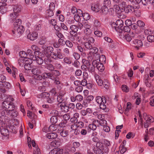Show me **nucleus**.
Returning a JSON list of instances; mask_svg holds the SVG:
<instances>
[{
	"label": "nucleus",
	"mask_w": 154,
	"mask_h": 154,
	"mask_svg": "<svg viewBox=\"0 0 154 154\" xmlns=\"http://www.w3.org/2000/svg\"><path fill=\"white\" fill-rule=\"evenodd\" d=\"M60 144V141L58 140H55L51 143V145L54 147H59Z\"/></svg>",
	"instance_id": "obj_25"
},
{
	"label": "nucleus",
	"mask_w": 154,
	"mask_h": 154,
	"mask_svg": "<svg viewBox=\"0 0 154 154\" xmlns=\"http://www.w3.org/2000/svg\"><path fill=\"white\" fill-rule=\"evenodd\" d=\"M68 131H63L60 133V135L63 137H66L68 135Z\"/></svg>",
	"instance_id": "obj_54"
},
{
	"label": "nucleus",
	"mask_w": 154,
	"mask_h": 154,
	"mask_svg": "<svg viewBox=\"0 0 154 154\" xmlns=\"http://www.w3.org/2000/svg\"><path fill=\"white\" fill-rule=\"evenodd\" d=\"M96 132L95 133L93 132L91 135V137L92 138V140L95 142H97L98 141V139L97 137H94V135H96Z\"/></svg>",
	"instance_id": "obj_48"
},
{
	"label": "nucleus",
	"mask_w": 154,
	"mask_h": 154,
	"mask_svg": "<svg viewBox=\"0 0 154 154\" xmlns=\"http://www.w3.org/2000/svg\"><path fill=\"white\" fill-rule=\"evenodd\" d=\"M2 105L5 110H7L8 115L10 114L11 112H12L15 107L13 103L8 100L4 101L3 102Z\"/></svg>",
	"instance_id": "obj_3"
},
{
	"label": "nucleus",
	"mask_w": 154,
	"mask_h": 154,
	"mask_svg": "<svg viewBox=\"0 0 154 154\" xmlns=\"http://www.w3.org/2000/svg\"><path fill=\"white\" fill-rule=\"evenodd\" d=\"M150 104L152 106H154V96H153L150 98Z\"/></svg>",
	"instance_id": "obj_64"
},
{
	"label": "nucleus",
	"mask_w": 154,
	"mask_h": 154,
	"mask_svg": "<svg viewBox=\"0 0 154 154\" xmlns=\"http://www.w3.org/2000/svg\"><path fill=\"white\" fill-rule=\"evenodd\" d=\"M84 33L87 35H89L92 33V30L91 29H85Z\"/></svg>",
	"instance_id": "obj_62"
},
{
	"label": "nucleus",
	"mask_w": 154,
	"mask_h": 154,
	"mask_svg": "<svg viewBox=\"0 0 154 154\" xmlns=\"http://www.w3.org/2000/svg\"><path fill=\"white\" fill-rule=\"evenodd\" d=\"M65 99V97L64 96L59 95L57 97V100L58 102L61 103L64 102Z\"/></svg>",
	"instance_id": "obj_32"
},
{
	"label": "nucleus",
	"mask_w": 154,
	"mask_h": 154,
	"mask_svg": "<svg viewBox=\"0 0 154 154\" xmlns=\"http://www.w3.org/2000/svg\"><path fill=\"white\" fill-rule=\"evenodd\" d=\"M91 111L90 109H87L86 110H81V113L83 116H86L88 112H89V111Z\"/></svg>",
	"instance_id": "obj_47"
},
{
	"label": "nucleus",
	"mask_w": 154,
	"mask_h": 154,
	"mask_svg": "<svg viewBox=\"0 0 154 154\" xmlns=\"http://www.w3.org/2000/svg\"><path fill=\"white\" fill-rule=\"evenodd\" d=\"M14 13L17 14L20 11V8L19 6H15L13 9Z\"/></svg>",
	"instance_id": "obj_41"
},
{
	"label": "nucleus",
	"mask_w": 154,
	"mask_h": 154,
	"mask_svg": "<svg viewBox=\"0 0 154 154\" xmlns=\"http://www.w3.org/2000/svg\"><path fill=\"white\" fill-rule=\"evenodd\" d=\"M50 121L52 124H54L57 122V119L56 116H53L50 119Z\"/></svg>",
	"instance_id": "obj_39"
},
{
	"label": "nucleus",
	"mask_w": 154,
	"mask_h": 154,
	"mask_svg": "<svg viewBox=\"0 0 154 154\" xmlns=\"http://www.w3.org/2000/svg\"><path fill=\"white\" fill-rule=\"evenodd\" d=\"M123 25V22L121 19L117 20L116 23H113L112 24V26L117 32L120 33L123 32L122 29V27Z\"/></svg>",
	"instance_id": "obj_4"
},
{
	"label": "nucleus",
	"mask_w": 154,
	"mask_h": 154,
	"mask_svg": "<svg viewBox=\"0 0 154 154\" xmlns=\"http://www.w3.org/2000/svg\"><path fill=\"white\" fill-rule=\"evenodd\" d=\"M34 52L32 51V50L30 49H28L27 50L26 53L28 55H29V58H30V59H31L32 60L34 59V58L35 57L34 55Z\"/></svg>",
	"instance_id": "obj_23"
},
{
	"label": "nucleus",
	"mask_w": 154,
	"mask_h": 154,
	"mask_svg": "<svg viewBox=\"0 0 154 154\" xmlns=\"http://www.w3.org/2000/svg\"><path fill=\"white\" fill-rule=\"evenodd\" d=\"M80 16L75 14L74 15V20L77 22H79L80 20Z\"/></svg>",
	"instance_id": "obj_61"
},
{
	"label": "nucleus",
	"mask_w": 154,
	"mask_h": 154,
	"mask_svg": "<svg viewBox=\"0 0 154 154\" xmlns=\"http://www.w3.org/2000/svg\"><path fill=\"white\" fill-rule=\"evenodd\" d=\"M114 8L115 10V11L119 15H120V14L121 13L122 11L120 9L119 5H115L114 6Z\"/></svg>",
	"instance_id": "obj_28"
},
{
	"label": "nucleus",
	"mask_w": 154,
	"mask_h": 154,
	"mask_svg": "<svg viewBox=\"0 0 154 154\" xmlns=\"http://www.w3.org/2000/svg\"><path fill=\"white\" fill-rule=\"evenodd\" d=\"M111 2L110 0H104L103 2V6L109 7L110 5Z\"/></svg>",
	"instance_id": "obj_51"
},
{
	"label": "nucleus",
	"mask_w": 154,
	"mask_h": 154,
	"mask_svg": "<svg viewBox=\"0 0 154 154\" xmlns=\"http://www.w3.org/2000/svg\"><path fill=\"white\" fill-rule=\"evenodd\" d=\"M138 8H135L134 11L133 12L134 14L137 17H140L141 15V11L138 9Z\"/></svg>",
	"instance_id": "obj_27"
},
{
	"label": "nucleus",
	"mask_w": 154,
	"mask_h": 154,
	"mask_svg": "<svg viewBox=\"0 0 154 154\" xmlns=\"http://www.w3.org/2000/svg\"><path fill=\"white\" fill-rule=\"evenodd\" d=\"M18 112L15 110L13 109L12 112H11L10 114H9L13 117L15 118L16 117L18 114Z\"/></svg>",
	"instance_id": "obj_43"
},
{
	"label": "nucleus",
	"mask_w": 154,
	"mask_h": 154,
	"mask_svg": "<svg viewBox=\"0 0 154 154\" xmlns=\"http://www.w3.org/2000/svg\"><path fill=\"white\" fill-rule=\"evenodd\" d=\"M95 122H94L92 124H89L88 126V127H86L87 128H89L90 129H91L93 130H95L97 128L96 125H95L94 123Z\"/></svg>",
	"instance_id": "obj_36"
},
{
	"label": "nucleus",
	"mask_w": 154,
	"mask_h": 154,
	"mask_svg": "<svg viewBox=\"0 0 154 154\" xmlns=\"http://www.w3.org/2000/svg\"><path fill=\"white\" fill-rule=\"evenodd\" d=\"M101 116H102V115ZM101 117L102 119H101L99 121L100 125L103 126L106 125H107L106 121L104 119L102 116Z\"/></svg>",
	"instance_id": "obj_33"
},
{
	"label": "nucleus",
	"mask_w": 154,
	"mask_h": 154,
	"mask_svg": "<svg viewBox=\"0 0 154 154\" xmlns=\"http://www.w3.org/2000/svg\"><path fill=\"white\" fill-rule=\"evenodd\" d=\"M42 76L44 78L49 79L53 80L55 79V77L51 72H44L42 74Z\"/></svg>",
	"instance_id": "obj_14"
},
{
	"label": "nucleus",
	"mask_w": 154,
	"mask_h": 154,
	"mask_svg": "<svg viewBox=\"0 0 154 154\" xmlns=\"http://www.w3.org/2000/svg\"><path fill=\"white\" fill-rule=\"evenodd\" d=\"M82 17H83L84 19L86 20H89L91 17L90 15L87 13H84Z\"/></svg>",
	"instance_id": "obj_37"
},
{
	"label": "nucleus",
	"mask_w": 154,
	"mask_h": 154,
	"mask_svg": "<svg viewBox=\"0 0 154 154\" xmlns=\"http://www.w3.org/2000/svg\"><path fill=\"white\" fill-rule=\"evenodd\" d=\"M146 78L145 80V82L146 84V85L147 87H149L150 86V84L148 81V79H149V78L148 74L145 75V78L146 79Z\"/></svg>",
	"instance_id": "obj_46"
},
{
	"label": "nucleus",
	"mask_w": 154,
	"mask_h": 154,
	"mask_svg": "<svg viewBox=\"0 0 154 154\" xmlns=\"http://www.w3.org/2000/svg\"><path fill=\"white\" fill-rule=\"evenodd\" d=\"M82 61L83 64L85 65L87 67H88V66H90L91 64L88 60L85 59H83Z\"/></svg>",
	"instance_id": "obj_49"
},
{
	"label": "nucleus",
	"mask_w": 154,
	"mask_h": 154,
	"mask_svg": "<svg viewBox=\"0 0 154 154\" xmlns=\"http://www.w3.org/2000/svg\"><path fill=\"white\" fill-rule=\"evenodd\" d=\"M148 41L150 42H154V36L153 35H149L147 37Z\"/></svg>",
	"instance_id": "obj_45"
},
{
	"label": "nucleus",
	"mask_w": 154,
	"mask_h": 154,
	"mask_svg": "<svg viewBox=\"0 0 154 154\" xmlns=\"http://www.w3.org/2000/svg\"><path fill=\"white\" fill-rule=\"evenodd\" d=\"M133 6L131 5H128L124 10L125 13H133L134 11L135 7L134 6V4L133 5Z\"/></svg>",
	"instance_id": "obj_8"
},
{
	"label": "nucleus",
	"mask_w": 154,
	"mask_h": 154,
	"mask_svg": "<svg viewBox=\"0 0 154 154\" xmlns=\"http://www.w3.org/2000/svg\"><path fill=\"white\" fill-rule=\"evenodd\" d=\"M47 42L46 38L45 37L42 38L39 41V43L40 45H45Z\"/></svg>",
	"instance_id": "obj_38"
},
{
	"label": "nucleus",
	"mask_w": 154,
	"mask_h": 154,
	"mask_svg": "<svg viewBox=\"0 0 154 154\" xmlns=\"http://www.w3.org/2000/svg\"><path fill=\"white\" fill-rule=\"evenodd\" d=\"M119 5L122 7L124 10L126 8V2L124 1L120 0V2L118 4Z\"/></svg>",
	"instance_id": "obj_57"
},
{
	"label": "nucleus",
	"mask_w": 154,
	"mask_h": 154,
	"mask_svg": "<svg viewBox=\"0 0 154 154\" xmlns=\"http://www.w3.org/2000/svg\"><path fill=\"white\" fill-rule=\"evenodd\" d=\"M97 63V60H93L92 62V65L90 64V66L87 67V68L90 72H92L95 71V69L96 67V65Z\"/></svg>",
	"instance_id": "obj_10"
},
{
	"label": "nucleus",
	"mask_w": 154,
	"mask_h": 154,
	"mask_svg": "<svg viewBox=\"0 0 154 154\" xmlns=\"http://www.w3.org/2000/svg\"><path fill=\"white\" fill-rule=\"evenodd\" d=\"M94 77L97 85L99 86H102L103 82L101 79L100 77L98 75L95 74L94 75Z\"/></svg>",
	"instance_id": "obj_17"
},
{
	"label": "nucleus",
	"mask_w": 154,
	"mask_h": 154,
	"mask_svg": "<svg viewBox=\"0 0 154 154\" xmlns=\"http://www.w3.org/2000/svg\"><path fill=\"white\" fill-rule=\"evenodd\" d=\"M21 24V20L20 19H18L16 20L14 23V27L15 32H16L17 33V36H20L22 34L24 31V28L22 26L20 25Z\"/></svg>",
	"instance_id": "obj_1"
},
{
	"label": "nucleus",
	"mask_w": 154,
	"mask_h": 154,
	"mask_svg": "<svg viewBox=\"0 0 154 154\" xmlns=\"http://www.w3.org/2000/svg\"><path fill=\"white\" fill-rule=\"evenodd\" d=\"M63 61L65 63L68 64H70L72 63L70 59L68 57H65L63 59Z\"/></svg>",
	"instance_id": "obj_52"
},
{
	"label": "nucleus",
	"mask_w": 154,
	"mask_h": 154,
	"mask_svg": "<svg viewBox=\"0 0 154 154\" xmlns=\"http://www.w3.org/2000/svg\"><path fill=\"white\" fill-rule=\"evenodd\" d=\"M146 38L143 35L138 36L137 38L133 41V43L135 45V48L138 50L139 48L141 47L143 45V43L145 42Z\"/></svg>",
	"instance_id": "obj_2"
},
{
	"label": "nucleus",
	"mask_w": 154,
	"mask_h": 154,
	"mask_svg": "<svg viewBox=\"0 0 154 154\" xmlns=\"http://www.w3.org/2000/svg\"><path fill=\"white\" fill-rule=\"evenodd\" d=\"M0 132L2 135L5 137L9 135V134L8 130L5 128H2L0 131Z\"/></svg>",
	"instance_id": "obj_21"
},
{
	"label": "nucleus",
	"mask_w": 154,
	"mask_h": 154,
	"mask_svg": "<svg viewBox=\"0 0 154 154\" xmlns=\"http://www.w3.org/2000/svg\"><path fill=\"white\" fill-rule=\"evenodd\" d=\"M91 9L92 11L96 12H99L100 9L99 5L98 4H96L92 5L91 7Z\"/></svg>",
	"instance_id": "obj_22"
},
{
	"label": "nucleus",
	"mask_w": 154,
	"mask_h": 154,
	"mask_svg": "<svg viewBox=\"0 0 154 154\" xmlns=\"http://www.w3.org/2000/svg\"><path fill=\"white\" fill-rule=\"evenodd\" d=\"M38 34L37 32H35L32 33H29L27 35V38L33 41L36 39L38 37Z\"/></svg>",
	"instance_id": "obj_12"
},
{
	"label": "nucleus",
	"mask_w": 154,
	"mask_h": 154,
	"mask_svg": "<svg viewBox=\"0 0 154 154\" xmlns=\"http://www.w3.org/2000/svg\"><path fill=\"white\" fill-rule=\"evenodd\" d=\"M65 44L69 47L72 48L73 46L72 42L69 40H67L65 42Z\"/></svg>",
	"instance_id": "obj_59"
},
{
	"label": "nucleus",
	"mask_w": 154,
	"mask_h": 154,
	"mask_svg": "<svg viewBox=\"0 0 154 154\" xmlns=\"http://www.w3.org/2000/svg\"><path fill=\"white\" fill-rule=\"evenodd\" d=\"M103 85L104 88L107 89L109 88V83L106 81L105 82H103Z\"/></svg>",
	"instance_id": "obj_58"
},
{
	"label": "nucleus",
	"mask_w": 154,
	"mask_h": 154,
	"mask_svg": "<svg viewBox=\"0 0 154 154\" xmlns=\"http://www.w3.org/2000/svg\"><path fill=\"white\" fill-rule=\"evenodd\" d=\"M92 49L94 50V51H93V54H93V56H94L95 55L96 56H97V57H99V55L98 54H97L98 51V49L96 47H93Z\"/></svg>",
	"instance_id": "obj_44"
},
{
	"label": "nucleus",
	"mask_w": 154,
	"mask_h": 154,
	"mask_svg": "<svg viewBox=\"0 0 154 154\" xmlns=\"http://www.w3.org/2000/svg\"><path fill=\"white\" fill-rule=\"evenodd\" d=\"M99 62H101L102 63L106 62V57L104 55H101V56H99Z\"/></svg>",
	"instance_id": "obj_30"
},
{
	"label": "nucleus",
	"mask_w": 154,
	"mask_h": 154,
	"mask_svg": "<svg viewBox=\"0 0 154 154\" xmlns=\"http://www.w3.org/2000/svg\"><path fill=\"white\" fill-rule=\"evenodd\" d=\"M55 8V5L54 3H51L49 7L48 10H51V11H54Z\"/></svg>",
	"instance_id": "obj_53"
},
{
	"label": "nucleus",
	"mask_w": 154,
	"mask_h": 154,
	"mask_svg": "<svg viewBox=\"0 0 154 154\" xmlns=\"http://www.w3.org/2000/svg\"><path fill=\"white\" fill-rule=\"evenodd\" d=\"M143 117L144 119L146 120L147 122H152L154 121V119L152 116H147L146 113L143 114Z\"/></svg>",
	"instance_id": "obj_18"
},
{
	"label": "nucleus",
	"mask_w": 154,
	"mask_h": 154,
	"mask_svg": "<svg viewBox=\"0 0 154 154\" xmlns=\"http://www.w3.org/2000/svg\"><path fill=\"white\" fill-rule=\"evenodd\" d=\"M70 29L72 31H77L78 28L77 26L75 25H72L70 27Z\"/></svg>",
	"instance_id": "obj_56"
},
{
	"label": "nucleus",
	"mask_w": 154,
	"mask_h": 154,
	"mask_svg": "<svg viewBox=\"0 0 154 154\" xmlns=\"http://www.w3.org/2000/svg\"><path fill=\"white\" fill-rule=\"evenodd\" d=\"M119 148L120 149V153L122 154H123L127 150L126 148L124 146H120L119 147Z\"/></svg>",
	"instance_id": "obj_55"
},
{
	"label": "nucleus",
	"mask_w": 154,
	"mask_h": 154,
	"mask_svg": "<svg viewBox=\"0 0 154 154\" xmlns=\"http://www.w3.org/2000/svg\"><path fill=\"white\" fill-rule=\"evenodd\" d=\"M24 67L25 69L27 70H30L32 69V72L33 73L35 74L37 73V72H35L36 71V70H35L36 68H34L32 64H25Z\"/></svg>",
	"instance_id": "obj_9"
},
{
	"label": "nucleus",
	"mask_w": 154,
	"mask_h": 154,
	"mask_svg": "<svg viewBox=\"0 0 154 154\" xmlns=\"http://www.w3.org/2000/svg\"><path fill=\"white\" fill-rule=\"evenodd\" d=\"M34 59H32L33 60H36V62L39 65H42L43 63V59L39 57H35L34 58Z\"/></svg>",
	"instance_id": "obj_24"
},
{
	"label": "nucleus",
	"mask_w": 154,
	"mask_h": 154,
	"mask_svg": "<svg viewBox=\"0 0 154 154\" xmlns=\"http://www.w3.org/2000/svg\"><path fill=\"white\" fill-rule=\"evenodd\" d=\"M53 48L51 46L46 47L44 49V54L47 57H49L50 55L51 56L52 53L54 52H53Z\"/></svg>",
	"instance_id": "obj_7"
},
{
	"label": "nucleus",
	"mask_w": 154,
	"mask_h": 154,
	"mask_svg": "<svg viewBox=\"0 0 154 154\" xmlns=\"http://www.w3.org/2000/svg\"><path fill=\"white\" fill-rule=\"evenodd\" d=\"M47 69L50 71H53L55 69L54 66L52 64H47L46 65Z\"/></svg>",
	"instance_id": "obj_35"
},
{
	"label": "nucleus",
	"mask_w": 154,
	"mask_h": 154,
	"mask_svg": "<svg viewBox=\"0 0 154 154\" xmlns=\"http://www.w3.org/2000/svg\"><path fill=\"white\" fill-rule=\"evenodd\" d=\"M24 61H25L24 63L25 64H32V60L31 59H30V58H28L27 57L24 59Z\"/></svg>",
	"instance_id": "obj_29"
},
{
	"label": "nucleus",
	"mask_w": 154,
	"mask_h": 154,
	"mask_svg": "<svg viewBox=\"0 0 154 154\" xmlns=\"http://www.w3.org/2000/svg\"><path fill=\"white\" fill-rule=\"evenodd\" d=\"M138 26L140 27H143L145 25V23L142 21L139 20L137 22Z\"/></svg>",
	"instance_id": "obj_60"
},
{
	"label": "nucleus",
	"mask_w": 154,
	"mask_h": 154,
	"mask_svg": "<svg viewBox=\"0 0 154 154\" xmlns=\"http://www.w3.org/2000/svg\"><path fill=\"white\" fill-rule=\"evenodd\" d=\"M6 79V78L2 75H0V82H2L5 87H7L8 85H10L8 82H5Z\"/></svg>",
	"instance_id": "obj_16"
},
{
	"label": "nucleus",
	"mask_w": 154,
	"mask_h": 154,
	"mask_svg": "<svg viewBox=\"0 0 154 154\" xmlns=\"http://www.w3.org/2000/svg\"><path fill=\"white\" fill-rule=\"evenodd\" d=\"M141 0H135L134 2V6L137 8H139L141 5Z\"/></svg>",
	"instance_id": "obj_31"
},
{
	"label": "nucleus",
	"mask_w": 154,
	"mask_h": 154,
	"mask_svg": "<svg viewBox=\"0 0 154 154\" xmlns=\"http://www.w3.org/2000/svg\"><path fill=\"white\" fill-rule=\"evenodd\" d=\"M72 65L74 67L76 68H78L79 66L80 62L77 60H76L74 61V63H72Z\"/></svg>",
	"instance_id": "obj_63"
},
{
	"label": "nucleus",
	"mask_w": 154,
	"mask_h": 154,
	"mask_svg": "<svg viewBox=\"0 0 154 154\" xmlns=\"http://www.w3.org/2000/svg\"><path fill=\"white\" fill-rule=\"evenodd\" d=\"M9 119L8 117L6 116H1L0 117V121L2 124L4 123V124L6 123L9 121Z\"/></svg>",
	"instance_id": "obj_19"
},
{
	"label": "nucleus",
	"mask_w": 154,
	"mask_h": 154,
	"mask_svg": "<svg viewBox=\"0 0 154 154\" xmlns=\"http://www.w3.org/2000/svg\"><path fill=\"white\" fill-rule=\"evenodd\" d=\"M109 10L108 7L105 6H103L100 10V13H102L103 14H106L108 12Z\"/></svg>",
	"instance_id": "obj_26"
},
{
	"label": "nucleus",
	"mask_w": 154,
	"mask_h": 154,
	"mask_svg": "<svg viewBox=\"0 0 154 154\" xmlns=\"http://www.w3.org/2000/svg\"><path fill=\"white\" fill-rule=\"evenodd\" d=\"M19 54L21 57H23L24 58H26V57L28 56L26 53L23 51H20L19 53Z\"/></svg>",
	"instance_id": "obj_40"
},
{
	"label": "nucleus",
	"mask_w": 154,
	"mask_h": 154,
	"mask_svg": "<svg viewBox=\"0 0 154 154\" xmlns=\"http://www.w3.org/2000/svg\"><path fill=\"white\" fill-rule=\"evenodd\" d=\"M122 29L123 32H126V33H129L130 32L131 29L129 27V26H125Z\"/></svg>",
	"instance_id": "obj_50"
},
{
	"label": "nucleus",
	"mask_w": 154,
	"mask_h": 154,
	"mask_svg": "<svg viewBox=\"0 0 154 154\" xmlns=\"http://www.w3.org/2000/svg\"><path fill=\"white\" fill-rule=\"evenodd\" d=\"M60 49L59 48L57 49L56 52H54L51 54V57L54 60H57L58 59H62L64 57L62 53L60 52Z\"/></svg>",
	"instance_id": "obj_6"
},
{
	"label": "nucleus",
	"mask_w": 154,
	"mask_h": 154,
	"mask_svg": "<svg viewBox=\"0 0 154 154\" xmlns=\"http://www.w3.org/2000/svg\"><path fill=\"white\" fill-rule=\"evenodd\" d=\"M46 17H51L54 15L53 11L47 9L46 11Z\"/></svg>",
	"instance_id": "obj_34"
},
{
	"label": "nucleus",
	"mask_w": 154,
	"mask_h": 154,
	"mask_svg": "<svg viewBox=\"0 0 154 154\" xmlns=\"http://www.w3.org/2000/svg\"><path fill=\"white\" fill-rule=\"evenodd\" d=\"M18 15L17 14H15L14 13L11 14L10 15V17L9 20L11 22H13L14 23L16 21V20H17Z\"/></svg>",
	"instance_id": "obj_13"
},
{
	"label": "nucleus",
	"mask_w": 154,
	"mask_h": 154,
	"mask_svg": "<svg viewBox=\"0 0 154 154\" xmlns=\"http://www.w3.org/2000/svg\"><path fill=\"white\" fill-rule=\"evenodd\" d=\"M96 100L97 102L99 104L102 103H106V101L104 96L101 97L100 96H97L96 98Z\"/></svg>",
	"instance_id": "obj_11"
},
{
	"label": "nucleus",
	"mask_w": 154,
	"mask_h": 154,
	"mask_svg": "<svg viewBox=\"0 0 154 154\" xmlns=\"http://www.w3.org/2000/svg\"><path fill=\"white\" fill-rule=\"evenodd\" d=\"M96 60H97V63L96 65V67L99 71L101 72L103 71L105 69L103 64L101 62H99L98 59Z\"/></svg>",
	"instance_id": "obj_15"
},
{
	"label": "nucleus",
	"mask_w": 154,
	"mask_h": 154,
	"mask_svg": "<svg viewBox=\"0 0 154 154\" xmlns=\"http://www.w3.org/2000/svg\"><path fill=\"white\" fill-rule=\"evenodd\" d=\"M85 40L83 44L85 48L91 50L92 49L93 47L91 43H93L94 42V39L91 37L88 36L83 38Z\"/></svg>",
	"instance_id": "obj_5"
},
{
	"label": "nucleus",
	"mask_w": 154,
	"mask_h": 154,
	"mask_svg": "<svg viewBox=\"0 0 154 154\" xmlns=\"http://www.w3.org/2000/svg\"><path fill=\"white\" fill-rule=\"evenodd\" d=\"M124 37L125 39L128 42H130L132 39V38L131 37L130 35H129V34H128V33H126L124 35Z\"/></svg>",
	"instance_id": "obj_42"
},
{
	"label": "nucleus",
	"mask_w": 154,
	"mask_h": 154,
	"mask_svg": "<svg viewBox=\"0 0 154 154\" xmlns=\"http://www.w3.org/2000/svg\"><path fill=\"white\" fill-rule=\"evenodd\" d=\"M57 136V134L54 132L48 134L46 135L47 137L49 139H54L56 138Z\"/></svg>",
	"instance_id": "obj_20"
}]
</instances>
